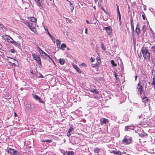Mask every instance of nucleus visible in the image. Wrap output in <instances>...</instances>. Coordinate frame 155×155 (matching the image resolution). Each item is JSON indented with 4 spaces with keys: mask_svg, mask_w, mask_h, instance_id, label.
Listing matches in <instances>:
<instances>
[{
    "mask_svg": "<svg viewBox=\"0 0 155 155\" xmlns=\"http://www.w3.org/2000/svg\"><path fill=\"white\" fill-rule=\"evenodd\" d=\"M141 51L143 58L146 59L150 60V55L148 49L143 47L142 48Z\"/></svg>",
    "mask_w": 155,
    "mask_h": 155,
    "instance_id": "obj_1",
    "label": "nucleus"
},
{
    "mask_svg": "<svg viewBox=\"0 0 155 155\" xmlns=\"http://www.w3.org/2000/svg\"><path fill=\"white\" fill-rule=\"evenodd\" d=\"M36 23L28 22V25L30 29L35 33H36L37 30L35 28Z\"/></svg>",
    "mask_w": 155,
    "mask_h": 155,
    "instance_id": "obj_2",
    "label": "nucleus"
},
{
    "mask_svg": "<svg viewBox=\"0 0 155 155\" xmlns=\"http://www.w3.org/2000/svg\"><path fill=\"white\" fill-rule=\"evenodd\" d=\"M32 56L34 59L36 61L38 65H41V60L39 56L36 54H33Z\"/></svg>",
    "mask_w": 155,
    "mask_h": 155,
    "instance_id": "obj_3",
    "label": "nucleus"
},
{
    "mask_svg": "<svg viewBox=\"0 0 155 155\" xmlns=\"http://www.w3.org/2000/svg\"><path fill=\"white\" fill-rule=\"evenodd\" d=\"M139 124L143 127H150L151 126V123L147 120L143 121Z\"/></svg>",
    "mask_w": 155,
    "mask_h": 155,
    "instance_id": "obj_4",
    "label": "nucleus"
},
{
    "mask_svg": "<svg viewBox=\"0 0 155 155\" xmlns=\"http://www.w3.org/2000/svg\"><path fill=\"white\" fill-rule=\"evenodd\" d=\"M39 52L40 54L43 57L46 58H49L50 59L52 60L51 58L45 52L40 48H38Z\"/></svg>",
    "mask_w": 155,
    "mask_h": 155,
    "instance_id": "obj_5",
    "label": "nucleus"
},
{
    "mask_svg": "<svg viewBox=\"0 0 155 155\" xmlns=\"http://www.w3.org/2000/svg\"><path fill=\"white\" fill-rule=\"evenodd\" d=\"M35 2L40 9L43 8L44 0H35Z\"/></svg>",
    "mask_w": 155,
    "mask_h": 155,
    "instance_id": "obj_6",
    "label": "nucleus"
},
{
    "mask_svg": "<svg viewBox=\"0 0 155 155\" xmlns=\"http://www.w3.org/2000/svg\"><path fill=\"white\" fill-rule=\"evenodd\" d=\"M137 86V89L138 91L140 92V94H142L143 92V87L141 85V84L140 82H139L138 83Z\"/></svg>",
    "mask_w": 155,
    "mask_h": 155,
    "instance_id": "obj_7",
    "label": "nucleus"
},
{
    "mask_svg": "<svg viewBox=\"0 0 155 155\" xmlns=\"http://www.w3.org/2000/svg\"><path fill=\"white\" fill-rule=\"evenodd\" d=\"M132 141V139L131 138H124L123 140V142L125 144H129L131 143Z\"/></svg>",
    "mask_w": 155,
    "mask_h": 155,
    "instance_id": "obj_8",
    "label": "nucleus"
},
{
    "mask_svg": "<svg viewBox=\"0 0 155 155\" xmlns=\"http://www.w3.org/2000/svg\"><path fill=\"white\" fill-rule=\"evenodd\" d=\"M32 96L36 100H39V101L41 103H44V102L43 101H41V100L40 97H39L36 94H32Z\"/></svg>",
    "mask_w": 155,
    "mask_h": 155,
    "instance_id": "obj_9",
    "label": "nucleus"
},
{
    "mask_svg": "<svg viewBox=\"0 0 155 155\" xmlns=\"http://www.w3.org/2000/svg\"><path fill=\"white\" fill-rule=\"evenodd\" d=\"M140 136L142 138L141 140H143V138L145 139V140L143 141V142L146 141V140L148 137V136L147 134H141L140 135Z\"/></svg>",
    "mask_w": 155,
    "mask_h": 155,
    "instance_id": "obj_10",
    "label": "nucleus"
},
{
    "mask_svg": "<svg viewBox=\"0 0 155 155\" xmlns=\"http://www.w3.org/2000/svg\"><path fill=\"white\" fill-rule=\"evenodd\" d=\"M100 121L101 124L108 123L109 122V121L108 119L104 118H101Z\"/></svg>",
    "mask_w": 155,
    "mask_h": 155,
    "instance_id": "obj_11",
    "label": "nucleus"
},
{
    "mask_svg": "<svg viewBox=\"0 0 155 155\" xmlns=\"http://www.w3.org/2000/svg\"><path fill=\"white\" fill-rule=\"evenodd\" d=\"M104 29H105L107 34L110 35L111 34L112 32L111 28L110 26L105 27Z\"/></svg>",
    "mask_w": 155,
    "mask_h": 155,
    "instance_id": "obj_12",
    "label": "nucleus"
},
{
    "mask_svg": "<svg viewBox=\"0 0 155 155\" xmlns=\"http://www.w3.org/2000/svg\"><path fill=\"white\" fill-rule=\"evenodd\" d=\"M136 32L138 35H139L141 31V30L140 29L139 27V25L137 24L136 28L135 30Z\"/></svg>",
    "mask_w": 155,
    "mask_h": 155,
    "instance_id": "obj_13",
    "label": "nucleus"
},
{
    "mask_svg": "<svg viewBox=\"0 0 155 155\" xmlns=\"http://www.w3.org/2000/svg\"><path fill=\"white\" fill-rule=\"evenodd\" d=\"M15 152H17L16 150L15 149L12 148H10L8 150V153L14 154H15Z\"/></svg>",
    "mask_w": 155,
    "mask_h": 155,
    "instance_id": "obj_14",
    "label": "nucleus"
},
{
    "mask_svg": "<svg viewBox=\"0 0 155 155\" xmlns=\"http://www.w3.org/2000/svg\"><path fill=\"white\" fill-rule=\"evenodd\" d=\"M25 109L27 110H30L32 108L31 105L30 104H27L25 105Z\"/></svg>",
    "mask_w": 155,
    "mask_h": 155,
    "instance_id": "obj_15",
    "label": "nucleus"
},
{
    "mask_svg": "<svg viewBox=\"0 0 155 155\" xmlns=\"http://www.w3.org/2000/svg\"><path fill=\"white\" fill-rule=\"evenodd\" d=\"M29 20L31 22H32L33 23H36L37 21V19L36 18L34 17H31L29 18Z\"/></svg>",
    "mask_w": 155,
    "mask_h": 155,
    "instance_id": "obj_16",
    "label": "nucleus"
},
{
    "mask_svg": "<svg viewBox=\"0 0 155 155\" xmlns=\"http://www.w3.org/2000/svg\"><path fill=\"white\" fill-rule=\"evenodd\" d=\"M74 68L77 70V71L79 73H81V71L80 69L77 66V65L73 64Z\"/></svg>",
    "mask_w": 155,
    "mask_h": 155,
    "instance_id": "obj_17",
    "label": "nucleus"
},
{
    "mask_svg": "<svg viewBox=\"0 0 155 155\" xmlns=\"http://www.w3.org/2000/svg\"><path fill=\"white\" fill-rule=\"evenodd\" d=\"M149 101V99L147 97H145L143 98L142 99V101L144 102L145 104L147 103Z\"/></svg>",
    "mask_w": 155,
    "mask_h": 155,
    "instance_id": "obj_18",
    "label": "nucleus"
},
{
    "mask_svg": "<svg viewBox=\"0 0 155 155\" xmlns=\"http://www.w3.org/2000/svg\"><path fill=\"white\" fill-rule=\"evenodd\" d=\"M3 37L5 40H7L8 41H9V40H10L11 38L10 36L7 35H3Z\"/></svg>",
    "mask_w": 155,
    "mask_h": 155,
    "instance_id": "obj_19",
    "label": "nucleus"
},
{
    "mask_svg": "<svg viewBox=\"0 0 155 155\" xmlns=\"http://www.w3.org/2000/svg\"><path fill=\"white\" fill-rule=\"evenodd\" d=\"M69 2L70 3V8L71 10V12H72L74 8V5L71 2L69 1Z\"/></svg>",
    "mask_w": 155,
    "mask_h": 155,
    "instance_id": "obj_20",
    "label": "nucleus"
},
{
    "mask_svg": "<svg viewBox=\"0 0 155 155\" xmlns=\"http://www.w3.org/2000/svg\"><path fill=\"white\" fill-rule=\"evenodd\" d=\"M74 152L73 151H69L66 152L65 153L64 155H74Z\"/></svg>",
    "mask_w": 155,
    "mask_h": 155,
    "instance_id": "obj_21",
    "label": "nucleus"
},
{
    "mask_svg": "<svg viewBox=\"0 0 155 155\" xmlns=\"http://www.w3.org/2000/svg\"><path fill=\"white\" fill-rule=\"evenodd\" d=\"M12 44H13L15 46H18L19 45H20L21 42L20 41H14Z\"/></svg>",
    "mask_w": 155,
    "mask_h": 155,
    "instance_id": "obj_22",
    "label": "nucleus"
},
{
    "mask_svg": "<svg viewBox=\"0 0 155 155\" xmlns=\"http://www.w3.org/2000/svg\"><path fill=\"white\" fill-rule=\"evenodd\" d=\"M90 91L91 92L96 94H98L99 93V91H97L96 89H94L93 90H90Z\"/></svg>",
    "mask_w": 155,
    "mask_h": 155,
    "instance_id": "obj_23",
    "label": "nucleus"
},
{
    "mask_svg": "<svg viewBox=\"0 0 155 155\" xmlns=\"http://www.w3.org/2000/svg\"><path fill=\"white\" fill-rule=\"evenodd\" d=\"M59 61L60 64L63 65L65 63V61L63 59L60 58L59 59Z\"/></svg>",
    "mask_w": 155,
    "mask_h": 155,
    "instance_id": "obj_24",
    "label": "nucleus"
},
{
    "mask_svg": "<svg viewBox=\"0 0 155 155\" xmlns=\"http://www.w3.org/2000/svg\"><path fill=\"white\" fill-rule=\"evenodd\" d=\"M101 149L99 148L96 147L94 150V152L95 153H98L100 151Z\"/></svg>",
    "mask_w": 155,
    "mask_h": 155,
    "instance_id": "obj_25",
    "label": "nucleus"
},
{
    "mask_svg": "<svg viewBox=\"0 0 155 155\" xmlns=\"http://www.w3.org/2000/svg\"><path fill=\"white\" fill-rule=\"evenodd\" d=\"M111 153H113L114 154H118V155H120L121 154V152L119 151H117L115 150H113L111 152Z\"/></svg>",
    "mask_w": 155,
    "mask_h": 155,
    "instance_id": "obj_26",
    "label": "nucleus"
},
{
    "mask_svg": "<svg viewBox=\"0 0 155 155\" xmlns=\"http://www.w3.org/2000/svg\"><path fill=\"white\" fill-rule=\"evenodd\" d=\"M142 30L143 33L144 34L147 31V26L146 25H144L143 26Z\"/></svg>",
    "mask_w": 155,
    "mask_h": 155,
    "instance_id": "obj_27",
    "label": "nucleus"
},
{
    "mask_svg": "<svg viewBox=\"0 0 155 155\" xmlns=\"http://www.w3.org/2000/svg\"><path fill=\"white\" fill-rule=\"evenodd\" d=\"M153 81L152 83V84L154 86V88H155V76H153Z\"/></svg>",
    "mask_w": 155,
    "mask_h": 155,
    "instance_id": "obj_28",
    "label": "nucleus"
},
{
    "mask_svg": "<svg viewBox=\"0 0 155 155\" xmlns=\"http://www.w3.org/2000/svg\"><path fill=\"white\" fill-rule=\"evenodd\" d=\"M111 63L114 67H116L117 64H116L115 63L114 61V60H111Z\"/></svg>",
    "mask_w": 155,
    "mask_h": 155,
    "instance_id": "obj_29",
    "label": "nucleus"
},
{
    "mask_svg": "<svg viewBox=\"0 0 155 155\" xmlns=\"http://www.w3.org/2000/svg\"><path fill=\"white\" fill-rule=\"evenodd\" d=\"M66 47V45L64 43H62L61 45V48L62 50H64V48H65Z\"/></svg>",
    "mask_w": 155,
    "mask_h": 155,
    "instance_id": "obj_30",
    "label": "nucleus"
},
{
    "mask_svg": "<svg viewBox=\"0 0 155 155\" xmlns=\"http://www.w3.org/2000/svg\"><path fill=\"white\" fill-rule=\"evenodd\" d=\"M11 59H12V62L15 63L16 64H18V62L16 60L13 58H12Z\"/></svg>",
    "mask_w": 155,
    "mask_h": 155,
    "instance_id": "obj_31",
    "label": "nucleus"
},
{
    "mask_svg": "<svg viewBox=\"0 0 155 155\" xmlns=\"http://www.w3.org/2000/svg\"><path fill=\"white\" fill-rule=\"evenodd\" d=\"M98 66L99 64L97 63H96V64H91V66L93 68L98 67Z\"/></svg>",
    "mask_w": 155,
    "mask_h": 155,
    "instance_id": "obj_32",
    "label": "nucleus"
},
{
    "mask_svg": "<svg viewBox=\"0 0 155 155\" xmlns=\"http://www.w3.org/2000/svg\"><path fill=\"white\" fill-rule=\"evenodd\" d=\"M101 47L102 48V49L104 51L106 50V48L105 47L103 43H101Z\"/></svg>",
    "mask_w": 155,
    "mask_h": 155,
    "instance_id": "obj_33",
    "label": "nucleus"
},
{
    "mask_svg": "<svg viewBox=\"0 0 155 155\" xmlns=\"http://www.w3.org/2000/svg\"><path fill=\"white\" fill-rule=\"evenodd\" d=\"M9 62L11 64L12 66H18V64H16L13 63L12 61H10Z\"/></svg>",
    "mask_w": 155,
    "mask_h": 155,
    "instance_id": "obj_34",
    "label": "nucleus"
},
{
    "mask_svg": "<svg viewBox=\"0 0 155 155\" xmlns=\"http://www.w3.org/2000/svg\"><path fill=\"white\" fill-rule=\"evenodd\" d=\"M42 142L51 143L52 142V141L51 139L50 140H42Z\"/></svg>",
    "mask_w": 155,
    "mask_h": 155,
    "instance_id": "obj_35",
    "label": "nucleus"
},
{
    "mask_svg": "<svg viewBox=\"0 0 155 155\" xmlns=\"http://www.w3.org/2000/svg\"><path fill=\"white\" fill-rule=\"evenodd\" d=\"M142 17L143 20H145L146 19L147 20L146 18V15L144 13H143V14L142 15Z\"/></svg>",
    "mask_w": 155,
    "mask_h": 155,
    "instance_id": "obj_36",
    "label": "nucleus"
},
{
    "mask_svg": "<svg viewBox=\"0 0 155 155\" xmlns=\"http://www.w3.org/2000/svg\"><path fill=\"white\" fill-rule=\"evenodd\" d=\"M114 77H115L116 79L117 80L118 79L117 77V73L115 72H114Z\"/></svg>",
    "mask_w": 155,
    "mask_h": 155,
    "instance_id": "obj_37",
    "label": "nucleus"
},
{
    "mask_svg": "<svg viewBox=\"0 0 155 155\" xmlns=\"http://www.w3.org/2000/svg\"><path fill=\"white\" fill-rule=\"evenodd\" d=\"M97 61L98 64H100L101 63V60L99 58H97L96 59Z\"/></svg>",
    "mask_w": 155,
    "mask_h": 155,
    "instance_id": "obj_38",
    "label": "nucleus"
},
{
    "mask_svg": "<svg viewBox=\"0 0 155 155\" xmlns=\"http://www.w3.org/2000/svg\"><path fill=\"white\" fill-rule=\"evenodd\" d=\"M151 49L152 51L155 53V46L152 47Z\"/></svg>",
    "mask_w": 155,
    "mask_h": 155,
    "instance_id": "obj_39",
    "label": "nucleus"
},
{
    "mask_svg": "<svg viewBox=\"0 0 155 155\" xmlns=\"http://www.w3.org/2000/svg\"><path fill=\"white\" fill-rule=\"evenodd\" d=\"M56 43L58 45H60L61 42L58 39H57L56 40Z\"/></svg>",
    "mask_w": 155,
    "mask_h": 155,
    "instance_id": "obj_40",
    "label": "nucleus"
},
{
    "mask_svg": "<svg viewBox=\"0 0 155 155\" xmlns=\"http://www.w3.org/2000/svg\"><path fill=\"white\" fill-rule=\"evenodd\" d=\"M74 129V128L72 127H71L69 129V130L68 131V132L71 133L73 130Z\"/></svg>",
    "mask_w": 155,
    "mask_h": 155,
    "instance_id": "obj_41",
    "label": "nucleus"
},
{
    "mask_svg": "<svg viewBox=\"0 0 155 155\" xmlns=\"http://www.w3.org/2000/svg\"><path fill=\"white\" fill-rule=\"evenodd\" d=\"M14 40L12 38H11L10 40H9V41H8L9 42H10V43H12L14 41Z\"/></svg>",
    "mask_w": 155,
    "mask_h": 155,
    "instance_id": "obj_42",
    "label": "nucleus"
},
{
    "mask_svg": "<svg viewBox=\"0 0 155 155\" xmlns=\"http://www.w3.org/2000/svg\"><path fill=\"white\" fill-rule=\"evenodd\" d=\"M47 31H48V34L49 35L50 37L51 38H53L52 36L49 33V32L48 31V29H47Z\"/></svg>",
    "mask_w": 155,
    "mask_h": 155,
    "instance_id": "obj_43",
    "label": "nucleus"
},
{
    "mask_svg": "<svg viewBox=\"0 0 155 155\" xmlns=\"http://www.w3.org/2000/svg\"><path fill=\"white\" fill-rule=\"evenodd\" d=\"M142 83L143 85H144L145 84H147L146 81L145 80H143L142 81Z\"/></svg>",
    "mask_w": 155,
    "mask_h": 155,
    "instance_id": "obj_44",
    "label": "nucleus"
},
{
    "mask_svg": "<svg viewBox=\"0 0 155 155\" xmlns=\"http://www.w3.org/2000/svg\"><path fill=\"white\" fill-rule=\"evenodd\" d=\"M94 61H95V59H94V58L93 57H91V61L92 62H93Z\"/></svg>",
    "mask_w": 155,
    "mask_h": 155,
    "instance_id": "obj_45",
    "label": "nucleus"
},
{
    "mask_svg": "<svg viewBox=\"0 0 155 155\" xmlns=\"http://www.w3.org/2000/svg\"><path fill=\"white\" fill-rule=\"evenodd\" d=\"M16 152H15V153L14 154L15 155H21V154L19 152H18L17 150H16Z\"/></svg>",
    "mask_w": 155,
    "mask_h": 155,
    "instance_id": "obj_46",
    "label": "nucleus"
},
{
    "mask_svg": "<svg viewBox=\"0 0 155 155\" xmlns=\"http://www.w3.org/2000/svg\"><path fill=\"white\" fill-rule=\"evenodd\" d=\"M81 65L83 66L84 67H86L87 66V65L84 63H83L81 64Z\"/></svg>",
    "mask_w": 155,
    "mask_h": 155,
    "instance_id": "obj_47",
    "label": "nucleus"
},
{
    "mask_svg": "<svg viewBox=\"0 0 155 155\" xmlns=\"http://www.w3.org/2000/svg\"><path fill=\"white\" fill-rule=\"evenodd\" d=\"M71 135L70 132H68L67 134V136L68 137H69Z\"/></svg>",
    "mask_w": 155,
    "mask_h": 155,
    "instance_id": "obj_48",
    "label": "nucleus"
},
{
    "mask_svg": "<svg viewBox=\"0 0 155 155\" xmlns=\"http://www.w3.org/2000/svg\"><path fill=\"white\" fill-rule=\"evenodd\" d=\"M118 17H119V21L120 22H121V15L118 16Z\"/></svg>",
    "mask_w": 155,
    "mask_h": 155,
    "instance_id": "obj_49",
    "label": "nucleus"
},
{
    "mask_svg": "<svg viewBox=\"0 0 155 155\" xmlns=\"http://www.w3.org/2000/svg\"><path fill=\"white\" fill-rule=\"evenodd\" d=\"M11 52L12 53H14L15 52V50L14 49H11Z\"/></svg>",
    "mask_w": 155,
    "mask_h": 155,
    "instance_id": "obj_50",
    "label": "nucleus"
},
{
    "mask_svg": "<svg viewBox=\"0 0 155 155\" xmlns=\"http://www.w3.org/2000/svg\"><path fill=\"white\" fill-rule=\"evenodd\" d=\"M18 38L20 40V41H22V38L21 37V36H19V37H18Z\"/></svg>",
    "mask_w": 155,
    "mask_h": 155,
    "instance_id": "obj_51",
    "label": "nucleus"
},
{
    "mask_svg": "<svg viewBox=\"0 0 155 155\" xmlns=\"http://www.w3.org/2000/svg\"><path fill=\"white\" fill-rule=\"evenodd\" d=\"M143 85L144 86L145 88L146 89L147 88V84H145L144 85Z\"/></svg>",
    "mask_w": 155,
    "mask_h": 155,
    "instance_id": "obj_52",
    "label": "nucleus"
},
{
    "mask_svg": "<svg viewBox=\"0 0 155 155\" xmlns=\"http://www.w3.org/2000/svg\"><path fill=\"white\" fill-rule=\"evenodd\" d=\"M130 21H131V26H132V23L133 22V19L131 17V18L130 19Z\"/></svg>",
    "mask_w": 155,
    "mask_h": 155,
    "instance_id": "obj_53",
    "label": "nucleus"
},
{
    "mask_svg": "<svg viewBox=\"0 0 155 155\" xmlns=\"http://www.w3.org/2000/svg\"><path fill=\"white\" fill-rule=\"evenodd\" d=\"M152 31L153 32V38H154V39H155V34L154 33V32L153 31Z\"/></svg>",
    "mask_w": 155,
    "mask_h": 155,
    "instance_id": "obj_54",
    "label": "nucleus"
},
{
    "mask_svg": "<svg viewBox=\"0 0 155 155\" xmlns=\"http://www.w3.org/2000/svg\"><path fill=\"white\" fill-rule=\"evenodd\" d=\"M117 11H119V8L118 5L117 4Z\"/></svg>",
    "mask_w": 155,
    "mask_h": 155,
    "instance_id": "obj_55",
    "label": "nucleus"
},
{
    "mask_svg": "<svg viewBox=\"0 0 155 155\" xmlns=\"http://www.w3.org/2000/svg\"><path fill=\"white\" fill-rule=\"evenodd\" d=\"M87 28H85V33L86 34H87Z\"/></svg>",
    "mask_w": 155,
    "mask_h": 155,
    "instance_id": "obj_56",
    "label": "nucleus"
},
{
    "mask_svg": "<svg viewBox=\"0 0 155 155\" xmlns=\"http://www.w3.org/2000/svg\"><path fill=\"white\" fill-rule=\"evenodd\" d=\"M129 128V126H127L125 127V129H126L127 130Z\"/></svg>",
    "mask_w": 155,
    "mask_h": 155,
    "instance_id": "obj_57",
    "label": "nucleus"
},
{
    "mask_svg": "<svg viewBox=\"0 0 155 155\" xmlns=\"http://www.w3.org/2000/svg\"><path fill=\"white\" fill-rule=\"evenodd\" d=\"M30 71L31 73H32L33 74H34L33 70H30Z\"/></svg>",
    "mask_w": 155,
    "mask_h": 155,
    "instance_id": "obj_58",
    "label": "nucleus"
},
{
    "mask_svg": "<svg viewBox=\"0 0 155 155\" xmlns=\"http://www.w3.org/2000/svg\"><path fill=\"white\" fill-rule=\"evenodd\" d=\"M117 12H118V16L121 15H120V12L119 11H117Z\"/></svg>",
    "mask_w": 155,
    "mask_h": 155,
    "instance_id": "obj_59",
    "label": "nucleus"
},
{
    "mask_svg": "<svg viewBox=\"0 0 155 155\" xmlns=\"http://www.w3.org/2000/svg\"><path fill=\"white\" fill-rule=\"evenodd\" d=\"M53 41H54V42H55V39L54 38H53H53H51Z\"/></svg>",
    "mask_w": 155,
    "mask_h": 155,
    "instance_id": "obj_60",
    "label": "nucleus"
},
{
    "mask_svg": "<svg viewBox=\"0 0 155 155\" xmlns=\"http://www.w3.org/2000/svg\"><path fill=\"white\" fill-rule=\"evenodd\" d=\"M14 116L15 117L17 116V114L15 112H14Z\"/></svg>",
    "mask_w": 155,
    "mask_h": 155,
    "instance_id": "obj_61",
    "label": "nucleus"
},
{
    "mask_svg": "<svg viewBox=\"0 0 155 155\" xmlns=\"http://www.w3.org/2000/svg\"><path fill=\"white\" fill-rule=\"evenodd\" d=\"M2 45L0 44V49H2Z\"/></svg>",
    "mask_w": 155,
    "mask_h": 155,
    "instance_id": "obj_62",
    "label": "nucleus"
},
{
    "mask_svg": "<svg viewBox=\"0 0 155 155\" xmlns=\"http://www.w3.org/2000/svg\"><path fill=\"white\" fill-rule=\"evenodd\" d=\"M86 22H87V24H89V21L88 20H86Z\"/></svg>",
    "mask_w": 155,
    "mask_h": 155,
    "instance_id": "obj_63",
    "label": "nucleus"
},
{
    "mask_svg": "<svg viewBox=\"0 0 155 155\" xmlns=\"http://www.w3.org/2000/svg\"><path fill=\"white\" fill-rule=\"evenodd\" d=\"M100 8L102 10H103L104 9V8L102 7H101V6H100Z\"/></svg>",
    "mask_w": 155,
    "mask_h": 155,
    "instance_id": "obj_64",
    "label": "nucleus"
}]
</instances>
